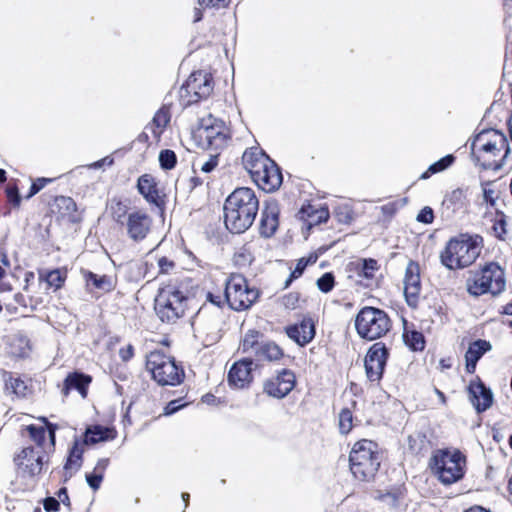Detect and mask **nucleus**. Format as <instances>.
Masks as SVG:
<instances>
[{"label":"nucleus","mask_w":512,"mask_h":512,"mask_svg":"<svg viewBox=\"0 0 512 512\" xmlns=\"http://www.w3.org/2000/svg\"><path fill=\"white\" fill-rule=\"evenodd\" d=\"M252 180L263 191L273 192L280 187L282 174L277 165L272 162L271 166L266 165L263 170L257 172V175Z\"/></svg>","instance_id":"nucleus-19"},{"label":"nucleus","mask_w":512,"mask_h":512,"mask_svg":"<svg viewBox=\"0 0 512 512\" xmlns=\"http://www.w3.org/2000/svg\"><path fill=\"white\" fill-rule=\"evenodd\" d=\"M272 162L273 161L265 153L256 147L247 149L242 156L243 166L252 179L257 175V172L263 170L266 165L271 166Z\"/></svg>","instance_id":"nucleus-20"},{"label":"nucleus","mask_w":512,"mask_h":512,"mask_svg":"<svg viewBox=\"0 0 512 512\" xmlns=\"http://www.w3.org/2000/svg\"><path fill=\"white\" fill-rule=\"evenodd\" d=\"M65 278H66L65 272H63L59 269H55L46 274L45 281L47 282L49 287H53L54 289H59L63 285Z\"/></svg>","instance_id":"nucleus-40"},{"label":"nucleus","mask_w":512,"mask_h":512,"mask_svg":"<svg viewBox=\"0 0 512 512\" xmlns=\"http://www.w3.org/2000/svg\"><path fill=\"white\" fill-rule=\"evenodd\" d=\"M158 274L167 275L171 274L176 269L175 262L168 257H159L157 259Z\"/></svg>","instance_id":"nucleus-42"},{"label":"nucleus","mask_w":512,"mask_h":512,"mask_svg":"<svg viewBox=\"0 0 512 512\" xmlns=\"http://www.w3.org/2000/svg\"><path fill=\"white\" fill-rule=\"evenodd\" d=\"M50 181L51 180L47 179V178H40V179H38L36 182H34L31 185L30 193H29L28 197H32L33 195L38 193L45 186V184L47 182H50Z\"/></svg>","instance_id":"nucleus-52"},{"label":"nucleus","mask_w":512,"mask_h":512,"mask_svg":"<svg viewBox=\"0 0 512 512\" xmlns=\"http://www.w3.org/2000/svg\"><path fill=\"white\" fill-rule=\"evenodd\" d=\"M130 211L131 210L121 201H112L110 204L111 217L117 224L121 225V227L129 217Z\"/></svg>","instance_id":"nucleus-35"},{"label":"nucleus","mask_w":512,"mask_h":512,"mask_svg":"<svg viewBox=\"0 0 512 512\" xmlns=\"http://www.w3.org/2000/svg\"><path fill=\"white\" fill-rule=\"evenodd\" d=\"M85 445L86 444L81 440L76 439L74 441V444L70 450L67 462L65 464V470L67 473L70 474V476L73 473L77 472L82 465V455L84 453Z\"/></svg>","instance_id":"nucleus-29"},{"label":"nucleus","mask_w":512,"mask_h":512,"mask_svg":"<svg viewBox=\"0 0 512 512\" xmlns=\"http://www.w3.org/2000/svg\"><path fill=\"white\" fill-rule=\"evenodd\" d=\"M355 328L362 339L373 341L386 335L391 328V321L383 310L366 306L357 313Z\"/></svg>","instance_id":"nucleus-7"},{"label":"nucleus","mask_w":512,"mask_h":512,"mask_svg":"<svg viewBox=\"0 0 512 512\" xmlns=\"http://www.w3.org/2000/svg\"><path fill=\"white\" fill-rule=\"evenodd\" d=\"M279 208L275 202L268 203L261 213L260 234L263 237H271L278 227Z\"/></svg>","instance_id":"nucleus-22"},{"label":"nucleus","mask_w":512,"mask_h":512,"mask_svg":"<svg viewBox=\"0 0 512 512\" xmlns=\"http://www.w3.org/2000/svg\"><path fill=\"white\" fill-rule=\"evenodd\" d=\"M213 81L209 73L197 71L192 73L180 89V97L186 104H192L207 98L213 91Z\"/></svg>","instance_id":"nucleus-12"},{"label":"nucleus","mask_w":512,"mask_h":512,"mask_svg":"<svg viewBox=\"0 0 512 512\" xmlns=\"http://www.w3.org/2000/svg\"><path fill=\"white\" fill-rule=\"evenodd\" d=\"M379 265L378 262L374 259H362L357 263V270L360 276L365 277L366 279H372L375 276V273L378 271Z\"/></svg>","instance_id":"nucleus-37"},{"label":"nucleus","mask_w":512,"mask_h":512,"mask_svg":"<svg viewBox=\"0 0 512 512\" xmlns=\"http://www.w3.org/2000/svg\"><path fill=\"white\" fill-rule=\"evenodd\" d=\"M388 356V350L381 342L374 343L365 357V370L368 379L372 382L379 381L383 375Z\"/></svg>","instance_id":"nucleus-14"},{"label":"nucleus","mask_w":512,"mask_h":512,"mask_svg":"<svg viewBox=\"0 0 512 512\" xmlns=\"http://www.w3.org/2000/svg\"><path fill=\"white\" fill-rule=\"evenodd\" d=\"M137 188L144 199L156 206L160 205L161 198L155 178L150 174H144L138 178Z\"/></svg>","instance_id":"nucleus-24"},{"label":"nucleus","mask_w":512,"mask_h":512,"mask_svg":"<svg viewBox=\"0 0 512 512\" xmlns=\"http://www.w3.org/2000/svg\"><path fill=\"white\" fill-rule=\"evenodd\" d=\"M8 198L10 202H12L15 206H19L20 204V196L18 190L16 188H12L8 190Z\"/></svg>","instance_id":"nucleus-55"},{"label":"nucleus","mask_w":512,"mask_h":512,"mask_svg":"<svg viewBox=\"0 0 512 512\" xmlns=\"http://www.w3.org/2000/svg\"><path fill=\"white\" fill-rule=\"evenodd\" d=\"M177 158L172 150H162L159 154V162L163 169L169 170L174 168Z\"/></svg>","instance_id":"nucleus-41"},{"label":"nucleus","mask_w":512,"mask_h":512,"mask_svg":"<svg viewBox=\"0 0 512 512\" xmlns=\"http://www.w3.org/2000/svg\"><path fill=\"white\" fill-rule=\"evenodd\" d=\"M223 210L226 228L232 233H243L255 220L259 200L252 189L237 188L227 197Z\"/></svg>","instance_id":"nucleus-1"},{"label":"nucleus","mask_w":512,"mask_h":512,"mask_svg":"<svg viewBox=\"0 0 512 512\" xmlns=\"http://www.w3.org/2000/svg\"><path fill=\"white\" fill-rule=\"evenodd\" d=\"M200 6L210 8V7H226L229 3L228 0H198Z\"/></svg>","instance_id":"nucleus-50"},{"label":"nucleus","mask_w":512,"mask_h":512,"mask_svg":"<svg viewBox=\"0 0 512 512\" xmlns=\"http://www.w3.org/2000/svg\"><path fill=\"white\" fill-rule=\"evenodd\" d=\"M483 197L487 203H490L491 205H493L494 201H495V191L488 187H484L483 188Z\"/></svg>","instance_id":"nucleus-54"},{"label":"nucleus","mask_w":512,"mask_h":512,"mask_svg":"<svg viewBox=\"0 0 512 512\" xmlns=\"http://www.w3.org/2000/svg\"><path fill=\"white\" fill-rule=\"evenodd\" d=\"M108 464H109L108 459H106V458L100 459L94 468V472L101 473V475L103 476V473L106 470Z\"/></svg>","instance_id":"nucleus-57"},{"label":"nucleus","mask_w":512,"mask_h":512,"mask_svg":"<svg viewBox=\"0 0 512 512\" xmlns=\"http://www.w3.org/2000/svg\"><path fill=\"white\" fill-rule=\"evenodd\" d=\"M0 262L6 267L9 266V260H8L7 256L1 250H0Z\"/></svg>","instance_id":"nucleus-63"},{"label":"nucleus","mask_w":512,"mask_h":512,"mask_svg":"<svg viewBox=\"0 0 512 512\" xmlns=\"http://www.w3.org/2000/svg\"><path fill=\"white\" fill-rule=\"evenodd\" d=\"M43 506L45 511L47 512H56L59 510V501L54 497H47L44 502Z\"/></svg>","instance_id":"nucleus-51"},{"label":"nucleus","mask_w":512,"mask_h":512,"mask_svg":"<svg viewBox=\"0 0 512 512\" xmlns=\"http://www.w3.org/2000/svg\"><path fill=\"white\" fill-rule=\"evenodd\" d=\"M28 430H29V433H30V436L34 439V441H36L37 443H41V441L44 440L45 438V434H46V430L42 427L40 428H36L34 426H29L28 427Z\"/></svg>","instance_id":"nucleus-49"},{"label":"nucleus","mask_w":512,"mask_h":512,"mask_svg":"<svg viewBox=\"0 0 512 512\" xmlns=\"http://www.w3.org/2000/svg\"><path fill=\"white\" fill-rule=\"evenodd\" d=\"M467 288L469 293L475 296L485 293L498 295L505 289L504 271L498 264L489 263L467 281Z\"/></svg>","instance_id":"nucleus-10"},{"label":"nucleus","mask_w":512,"mask_h":512,"mask_svg":"<svg viewBox=\"0 0 512 512\" xmlns=\"http://www.w3.org/2000/svg\"><path fill=\"white\" fill-rule=\"evenodd\" d=\"M454 161L455 157L452 154L444 156L435 163L431 164L428 169L420 176V179H427L433 174L445 171L453 165Z\"/></svg>","instance_id":"nucleus-33"},{"label":"nucleus","mask_w":512,"mask_h":512,"mask_svg":"<svg viewBox=\"0 0 512 512\" xmlns=\"http://www.w3.org/2000/svg\"><path fill=\"white\" fill-rule=\"evenodd\" d=\"M473 159L486 169L498 168L509 153L506 136L497 130H483L471 142Z\"/></svg>","instance_id":"nucleus-2"},{"label":"nucleus","mask_w":512,"mask_h":512,"mask_svg":"<svg viewBox=\"0 0 512 512\" xmlns=\"http://www.w3.org/2000/svg\"><path fill=\"white\" fill-rule=\"evenodd\" d=\"M87 284H92L95 288L102 291H110L114 287V282L111 277L106 275H97L92 272L86 274Z\"/></svg>","instance_id":"nucleus-34"},{"label":"nucleus","mask_w":512,"mask_h":512,"mask_svg":"<svg viewBox=\"0 0 512 512\" xmlns=\"http://www.w3.org/2000/svg\"><path fill=\"white\" fill-rule=\"evenodd\" d=\"M467 190L456 188L452 190L445 199V202L452 206L453 210L462 209L466 205Z\"/></svg>","instance_id":"nucleus-36"},{"label":"nucleus","mask_w":512,"mask_h":512,"mask_svg":"<svg viewBox=\"0 0 512 512\" xmlns=\"http://www.w3.org/2000/svg\"><path fill=\"white\" fill-rule=\"evenodd\" d=\"M217 165H218V155L213 154V155H210V157L207 161L200 164V170L202 172L209 173L212 170H214Z\"/></svg>","instance_id":"nucleus-47"},{"label":"nucleus","mask_w":512,"mask_h":512,"mask_svg":"<svg viewBox=\"0 0 512 512\" xmlns=\"http://www.w3.org/2000/svg\"><path fill=\"white\" fill-rule=\"evenodd\" d=\"M183 406L184 405L179 404V400H172L165 407V415H171L177 412Z\"/></svg>","instance_id":"nucleus-53"},{"label":"nucleus","mask_w":512,"mask_h":512,"mask_svg":"<svg viewBox=\"0 0 512 512\" xmlns=\"http://www.w3.org/2000/svg\"><path fill=\"white\" fill-rule=\"evenodd\" d=\"M14 299H15V302L17 304H19L20 306H23V307H26V302H25V299H24V296L22 294H16L14 296Z\"/></svg>","instance_id":"nucleus-61"},{"label":"nucleus","mask_w":512,"mask_h":512,"mask_svg":"<svg viewBox=\"0 0 512 512\" xmlns=\"http://www.w3.org/2000/svg\"><path fill=\"white\" fill-rule=\"evenodd\" d=\"M286 333L290 339L303 346L314 338L315 329L313 321L311 319H304L299 324L288 327Z\"/></svg>","instance_id":"nucleus-23"},{"label":"nucleus","mask_w":512,"mask_h":512,"mask_svg":"<svg viewBox=\"0 0 512 512\" xmlns=\"http://www.w3.org/2000/svg\"><path fill=\"white\" fill-rule=\"evenodd\" d=\"M335 212L341 222L349 223L353 219V211L347 205L339 206Z\"/></svg>","instance_id":"nucleus-45"},{"label":"nucleus","mask_w":512,"mask_h":512,"mask_svg":"<svg viewBox=\"0 0 512 512\" xmlns=\"http://www.w3.org/2000/svg\"><path fill=\"white\" fill-rule=\"evenodd\" d=\"M57 496H58L57 500L59 501V503L62 502L66 506L70 505V499H69V496H68L66 488H61L58 491Z\"/></svg>","instance_id":"nucleus-56"},{"label":"nucleus","mask_w":512,"mask_h":512,"mask_svg":"<svg viewBox=\"0 0 512 512\" xmlns=\"http://www.w3.org/2000/svg\"><path fill=\"white\" fill-rule=\"evenodd\" d=\"M435 393L438 396L440 402L442 404H445L446 403V397H445L444 393L442 391L438 390V389H435Z\"/></svg>","instance_id":"nucleus-64"},{"label":"nucleus","mask_w":512,"mask_h":512,"mask_svg":"<svg viewBox=\"0 0 512 512\" xmlns=\"http://www.w3.org/2000/svg\"><path fill=\"white\" fill-rule=\"evenodd\" d=\"M253 362L250 359L240 360L232 365L228 373V381L236 388H244L252 381Z\"/></svg>","instance_id":"nucleus-21"},{"label":"nucleus","mask_w":512,"mask_h":512,"mask_svg":"<svg viewBox=\"0 0 512 512\" xmlns=\"http://www.w3.org/2000/svg\"><path fill=\"white\" fill-rule=\"evenodd\" d=\"M57 201L65 205L67 208L74 206L73 200L69 197H60Z\"/></svg>","instance_id":"nucleus-60"},{"label":"nucleus","mask_w":512,"mask_h":512,"mask_svg":"<svg viewBox=\"0 0 512 512\" xmlns=\"http://www.w3.org/2000/svg\"><path fill=\"white\" fill-rule=\"evenodd\" d=\"M153 226V218L145 210L132 209L122 226L127 237L133 242H141L147 238Z\"/></svg>","instance_id":"nucleus-13"},{"label":"nucleus","mask_w":512,"mask_h":512,"mask_svg":"<svg viewBox=\"0 0 512 512\" xmlns=\"http://www.w3.org/2000/svg\"><path fill=\"white\" fill-rule=\"evenodd\" d=\"M187 296L175 286L161 288L155 298V311L162 322L176 323L185 315Z\"/></svg>","instance_id":"nucleus-6"},{"label":"nucleus","mask_w":512,"mask_h":512,"mask_svg":"<svg viewBox=\"0 0 512 512\" xmlns=\"http://www.w3.org/2000/svg\"><path fill=\"white\" fill-rule=\"evenodd\" d=\"M15 462L30 475L39 474L43 465L42 450L40 448H24L15 458Z\"/></svg>","instance_id":"nucleus-18"},{"label":"nucleus","mask_w":512,"mask_h":512,"mask_svg":"<svg viewBox=\"0 0 512 512\" xmlns=\"http://www.w3.org/2000/svg\"><path fill=\"white\" fill-rule=\"evenodd\" d=\"M468 397L475 408L480 413L491 407L493 402V394L479 378L472 380L467 388Z\"/></svg>","instance_id":"nucleus-17"},{"label":"nucleus","mask_w":512,"mask_h":512,"mask_svg":"<svg viewBox=\"0 0 512 512\" xmlns=\"http://www.w3.org/2000/svg\"><path fill=\"white\" fill-rule=\"evenodd\" d=\"M403 339L405 344L414 351H421L424 349L425 340L421 332L405 328Z\"/></svg>","instance_id":"nucleus-32"},{"label":"nucleus","mask_w":512,"mask_h":512,"mask_svg":"<svg viewBox=\"0 0 512 512\" xmlns=\"http://www.w3.org/2000/svg\"><path fill=\"white\" fill-rule=\"evenodd\" d=\"M120 356L124 361L129 360L133 356V347L129 345L126 349H121Z\"/></svg>","instance_id":"nucleus-59"},{"label":"nucleus","mask_w":512,"mask_h":512,"mask_svg":"<svg viewBox=\"0 0 512 512\" xmlns=\"http://www.w3.org/2000/svg\"><path fill=\"white\" fill-rule=\"evenodd\" d=\"M418 222L424 223V224H430L434 220V213L433 210L430 207H424L417 215L416 217Z\"/></svg>","instance_id":"nucleus-46"},{"label":"nucleus","mask_w":512,"mask_h":512,"mask_svg":"<svg viewBox=\"0 0 512 512\" xmlns=\"http://www.w3.org/2000/svg\"><path fill=\"white\" fill-rule=\"evenodd\" d=\"M296 378L292 371L282 370L278 374L268 378L263 384L264 392L273 398L286 397L295 387Z\"/></svg>","instance_id":"nucleus-15"},{"label":"nucleus","mask_w":512,"mask_h":512,"mask_svg":"<svg viewBox=\"0 0 512 512\" xmlns=\"http://www.w3.org/2000/svg\"><path fill=\"white\" fill-rule=\"evenodd\" d=\"M91 382V377L83 373L74 372L69 374L64 383L63 393L67 395L71 389L77 390L84 398L87 394V387Z\"/></svg>","instance_id":"nucleus-26"},{"label":"nucleus","mask_w":512,"mask_h":512,"mask_svg":"<svg viewBox=\"0 0 512 512\" xmlns=\"http://www.w3.org/2000/svg\"><path fill=\"white\" fill-rule=\"evenodd\" d=\"M489 350H491V344L485 340H476L469 345L465 354L468 373H474L478 360Z\"/></svg>","instance_id":"nucleus-25"},{"label":"nucleus","mask_w":512,"mask_h":512,"mask_svg":"<svg viewBox=\"0 0 512 512\" xmlns=\"http://www.w3.org/2000/svg\"><path fill=\"white\" fill-rule=\"evenodd\" d=\"M112 163H113V159H111L109 157H105L99 161L94 162L93 164H91L90 167H92L94 169H98V168H101L103 165H111Z\"/></svg>","instance_id":"nucleus-58"},{"label":"nucleus","mask_w":512,"mask_h":512,"mask_svg":"<svg viewBox=\"0 0 512 512\" xmlns=\"http://www.w3.org/2000/svg\"><path fill=\"white\" fill-rule=\"evenodd\" d=\"M482 238L478 235L461 234L448 241L441 252L442 264L450 270L462 269L473 264L482 250Z\"/></svg>","instance_id":"nucleus-3"},{"label":"nucleus","mask_w":512,"mask_h":512,"mask_svg":"<svg viewBox=\"0 0 512 512\" xmlns=\"http://www.w3.org/2000/svg\"><path fill=\"white\" fill-rule=\"evenodd\" d=\"M338 426L341 434H348L353 428V414L349 408H343L338 415Z\"/></svg>","instance_id":"nucleus-38"},{"label":"nucleus","mask_w":512,"mask_h":512,"mask_svg":"<svg viewBox=\"0 0 512 512\" xmlns=\"http://www.w3.org/2000/svg\"><path fill=\"white\" fill-rule=\"evenodd\" d=\"M5 391L9 395H14L18 398H25L30 394V389L26 382L20 377L12 373L4 374Z\"/></svg>","instance_id":"nucleus-27"},{"label":"nucleus","mask_w":512,"mask_h":512,"mask_svg":"<svg viewBox=\"0 0 512 512\" xmlns=\"http://www.w3.org/2000/svg\"><path fill=\"white\" fill-rule=\"evenodd\" d=\"M196 136L203 149L217 151L226 147L230 139V130L224 121L208 114L200 119Z\"/></svg>","instance_id":"nucleus-9"},{"label":"nucleus","mask_w":512,"mask_h":512,"mask_svg":"<svg viewBox=\"0 0 512 512\" xmlns=\"http://www.w3.org/2000/svg\"><path fill=\"white\" fill-rule=\"evenodd\" d=\"M208 299L210 300V302H212L216 306H220V304H221V296L215 297L212 294H208Z\"/></svg>","instance_id":"nucleus-62"},{"label":"nucleus","mask_w":512,"mask_h":512,"mask_svg":"<svg viewBox=\"0 0 512 512\" xmlns=\"http://www.w3.org/2000/svg\"><path fill=\"white\" fill-rule=\"evenodd\" d=\"M260 334L257 331L251 330L247 332L242 341V349L244 352L252 351L256 354V349L261 345L259 340Z\"/></svg>","instance_id":"nucleus-39"},{"label":"nucleus","mask_w":512,"mask_h":512,"mask_svg":"<svg viewBox=\"0 0 512 512\" xmlns=\"http://www.w3.org/2000/svg\"><path fill=\"white\" fill-rule=\"evenodd\" d=\"M102 479L103 476L101 473L93 472L92 474L86 475V481L93 490H97L100 487Z\"/></svg>","instance_id":"nucleus-48"},{"label":"nucleus","mask_w":512,"mask_h":512,"mask_svg":"<svg viewBox=\"0 0 512 512\" xmlns=\"http://www.w3.org/2000/svg\"><path fill=\"white\" fill-rule=\"evenodd\" d=\"M430 467L441 483L450 485L463 478L466 457L458 449H439L432 455Z\"/></svg>","instance_id":"nucleus-5"},{"label":"nucleus","mask_w":512,"mask_h":512,"mask_svg":"<svg viewBox=\"0 0 512 512\" xmlns=\"http://www.w3.org/2000/svg\"><path fill=\"white\" fill-rule=\"evenodd\" d=\"M317 287L324 293L330 292L334 287V276L331 273H325L317 280Z\"/></svg>","instance_id":"nucleus-43"},{"label":"nucleus","mask_w":512,"mask_h":512,"mask_svg":"<svg viewBox=\"0 0 512 512\" xmlns=\"http://www.w3.org/2000/svg\"><path fill=\"white\" fill-rule=\"evenodd\" d=\"M256 357L261 361H277L283 357V351L275 343H261L256 349Z\"/></svg>","instance_id":"nucleus-30"},{"label":"nucleus","mask_w":512,"mask_h":512,"mask_svg":"<svg viewBox=\"0 0 512 512\" xmlns=\"http://www.w3.org/2000/svg\"><path fill=\"white\" fill-rule=\"evenodd\" d=\"M146 368L152 378L162 386H175L181 383L184 371L175 359L160 351H153L147 356Z\"/></svg>","instance_id":"nucleus-8"},{"label":"nucleus","mask_w":512,"mask_h":512,"mask_svg":"<svg viewBox=\"0 0 512 512\" xmlns=\"http://www.w3.org/2000/svg\"><path fill=\"white\" fill-rule=\"evenodd\" d=\"M308 260L301 258L298 260L295 269L291 272L290 277L285 282V288H287L294 279L300 277L308 264Z\"/></svg>","instance_id":"nucleus-44"},{"label":"nucleus","mask_w":512,"mask_h":512,"mask_svg":"<svg viewBox=\"0 0 512 512\" xmlns=\"http://www.w3.org/2000/svg\"><path fill=\"white\" fill-rule=\"evenodd\" d=\"M258 296V290L249 287L247 280L240 274H232L226 281L225 300L233 310L248 309Z\"/></svg>","instance_id":"nucleus-11"},{"label":"nucleus","mask_w":512,"mask_h":512,"mask_svg":"<svg viewBox=\"0 0 512 512\" xmlns=\"http://www.w3.org/2000/svg\"><path fill=\"white\" fill-rule=\"evenodd\" d=\"M349 462L355 478L363 481L373 478L381 463L378 445L367 439L356 442L350 452Z\"/></svg>","instance_id":"nucleus-4"},{"label":"nucleus","mask_w":512,"mask_h":512,"mask_svg":"<svg viewBox=\"0 0 512 512\" xmlns=\"http://www.w3.org/2000/svg\"><path fill=\"white\" fill-rule=\"evenodd\" d=\"M421 291L420 268L419 265L410 261L405 270L404 276V295L408 305L416 307Z\"/></svg>","instance_id":"nucleus-16"},{"label":"nucleus","mask_w":512,"mask_h":512,"mask_svg":"<svg viewBox=\"0 0 512 512\" xmlns=\"http://www.w3.org/2000/svg\"><path fill=\"white\" fill-rule=\"evenodd\" d=\"M170 122V113L167 108L159 109L152 120L151 129L155 137H160L164 128Z\"/></svg>","instance_id":"nucleus-31"},{"label":"nucleus","mask_w":512,"mask_h":512,"mask_svg":"<svg viewBox=\"0 0 512 512\" xmlns=\"http://www.w3.org/2000/svg\"><path fill=\"white\" fill-rule=\"evenodd\" d=\"M115 438L113 429L103 427L100 425L90 426L86 429L84 439L82 440L86 445L96 444L103 441L112 440Z\"/></svg>","instance_id":"nucleus-28"}]
</instances>
